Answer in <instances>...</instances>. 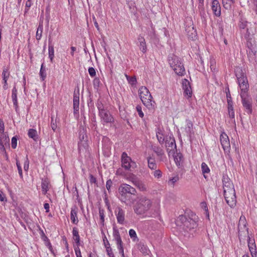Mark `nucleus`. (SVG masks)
Wrapping results in <instances>:
<instances>
[{"label":"nucleus","mask_w":257,"mask_h":257,"mask_svg":"<svg viewBox=\"0 0 257 257\" xmlns=\"http://www.w3.org/2000/svg\"><path fill=\"white\" fill-rule=\"evenodd\" d=\"M224 196L226 203L231 208L234 207L236 203V195L234 185L227 175L222 177Z\"/></svg>","instance_id":"f257e3e1"},{"label":"nucleus","mask_w":257,"mask_h":257,"mask_svg":"<svg viewBox=\"0 0 257 257\" xmlns=\"http://www.w3.org/2000/svg\"><path fill=\"white\" fill-rule=\"evenodd\" d=\"M118 198L127 205L133 204L135 199L133 196L136 195L137 191L135 188L126 184H121L118 189Z\"/></svg>","instance_id":"f03ea898"},{"label":"nucleus","mask_w":257,"mask_h":257,"mask_svg":"<svg viewBox=\"0 0 257 257\" xmlns=\"http://www.w3.org/2000/svg\"><path fill=\"white\" fill-rule=\"evenodd\" d=\"M198 218L194 216L193 218H187L185 215H180L178 218V223L180 222L181 224V226L182 227V229L184 231V236H186L188 233V236L190 235H193V233L195 232L196 229L198 226L197 220Z\"/></svg>","instance_id":"7ed1b4c3"},{"label":"nucleus","mask_w":257,"mask_h":257,"mask_svg":"<svg viewBox=\"0 0 257 257\" xmlns=\"http://www.w3.org/2000/svg\"><path fill=\"white\" fill-rule=\"evenodd\" d=\"M245 38L246 41V46L248 49V51H247V52L249 60L253 61L255 58L257 45L254 37L253 31L251 28L247 29Z\"/></svg>","instance_id":"20e7f679"},{"label":"nucleus","mask_w":257,"mask_h":257,"mask_svg":"<svg viewBox=\"0 0 257 257\" xmlns=\"http://www.w3.org/2000/svg\"><path fill=\"white\" fill-rule=\"evenodd\" d=\"M152 205L151 199L145 196L141 197L134 207V211L138 215H143L151 208Z\"/></svg>","instance_id":"39448f33"},{"label":"nucleus","mask_w":257,"mask_h":257,"mask_svg":"<svg viewBox=\"0 0 257 257\" xmlns=\"http://www.w3.org/2000/svg\"><path fill=\"white\" fill-rule=\"evenodd\" d=\"M168 62L171 67L177 75L179 76L184 75L185 68L180 58L173 54L170 55L168 57Z\"/></svg>","instance_id":"423d86ee"},{"label":"nucleus","mask_w":257,"mask_h":257,"mask_svg":"<svg viewBox=\"0 0 257 257\" xmlns=\"http://www.w3.org/2000/svg\"><path fill=\"white\" fill-rule=\"evenodd\" d=\"M139 94L140 99L145 106L149 107L152 105V99L153 97L146 87H141L139 89Z\"/></svg>","instance_id":"0eeeda50"},{"label":"nucleus","mask_w":257,"mask_h":257,"mask_svg":"<svg viewBox=\"0 0 257 257\" xmlns=\"http://www.w3.org/2000/svg\"><path fill=\"white\" fill-rule=\"evenodd\" d=\"M121 162L122 167L126 171H131V168H135L136 166V163L132 161L125 152H123L121 154Z\"/></svg>","instance_id":"6e6552de"},{"label":"nucleus","mask_w":257,"mask_h":257,"mask_svg":"<svg viewBox=\"0 0 257 257\" xmlns=\"http://www.w3.org/2000/svg\"><path fill=\"white\" fill-rule=\"evenodd\" d=\"M241 98V102L243 107L245 108L246 112L250 115L252 112V99L249 97L248 94H240Z\"/></svg>","instance_id":"1a4fd4ad"},{"label":"nucleus","mask_w":257,"mask_h":257,"mask_svg":"<svg viewBox=\"0 0 257 257\" xmlns=\"http://www.w3.org/2000/svg\"><path fill=\"white\" fill-rule=\"evenodd\" d=\"M220 141L225 154L230 157V144L228 137L225 133H222L220 136Z\"/></svg>","instance_id":"9d476101"},{"label":"nucleus","mask_w":257,"mask_h":257,"mask_svg":"<svg viewBox=\"0 0 257 257\" xmlns=\"http://www.w3.org/2000/svg\"><path fill=\"white\" fill-rule=\"evenodd\" d=\"M99 116L100 117L101 121L103 124L108 123H112L114 122L113 117L107 109L99 113Z\"/></svg>","instance_id":"9b49d317"},{"label":"nucleus","mask_w":257,"mask_h":257,"mask_svg":"<svg viewBox=\"0 0 257 257\" xmlns=\"http://www.w3.org/2000/svg\"><path fill=\"white\" fill-rule=\"evenodd\" d=\"M237 82L240 89V94H247V91L249 89V84L247 77H243L242 79L239 80Z\"/></svg>","instance_id":"f8f14e48"},{"label":"nucleus","mask_w":257,"mask_h":257,"mask_svg":"<svg viewBox=\"0 0 257 257\" xmlns=\"http://www.w3.org/2000/svg\"><path fill=\"white\" fill-rule=\"evenodd\" d=\"M79 89H75L73 94V108L74 113H76L78 111L79 108Z\"/></svg>","instance_id":"ddd939ff"},{"label":"nucleus","mask_w":257,"mask_h":257,"mask_svg":"<svg viewBox=\"0 0 257 257\" xmlns=\"http://www.w3.org/2000/svg\"><path fill=\"white\" fill-rule=\"evenodd\" d=\"M182 87L184 95L187 96L188 97H191L192 94V89L190 83L187 79H184L182 80Z\"/></svg>","instance_id":"4468645a"},{"label":"nucleus","mask_w":257,"mask_h":257,"mask_svg":"<svg viewBox=\"0 0 257 257\" xmlns=\"http://www.w3.org/2000/svg\"><path fill=\"white\" fill-rule=\"evenodd\" d=\"M167 151L169 155L174 154V150H176V145L175 141L174 139H170L169 141H166Z\"/></svg>","instance_id":"2eb2a0df"},{"label":"nucleus","mask_w":257,"mask_h":257,"mask_svg":"<svg viewBox=\"0 0 257 257\" xmlns=\"http://www.w3.org/2000/svg\"><path fill=\"white\" fill-rule=\"evenodd\" d=\"M115 212L116 213L117 222L119 224H123L124 222L125 216V212L124 210L122 208L118 207L115 211Z\"/></svg>","instance_id":"dca6fc26"},{"label":"nucleus","mask_w":257,"mask_h":257,"mask_svg":"<svg viewBox=\"0 0 257 257\" xmlns=\"http://www.w3.org/2000/svg\"><path fill=\"white\" fill-rule=\"evenodd\" d=\"M212 10L215 16L219 17L221 14V8L217 0H213L212 2Z\"/></svg>","instance_id":"f3484780"},{"label":"nucleus","mask_w":257,"mask_h":257,"mask_svg":"<svg viewBox=\"0 0 257 257\" xmlns=\"http://www.w3.org/2000/svg\"><path fill=\"white\" fill-rule=\"evenodd\" d=\"M248 246L252 257H256V245L254 240H251L248 237Z\"/></svg>","instance_id":"a211bd4d"},{"label":"nucleus","mask_w":257,"mask_h":257,"mask_svg":"<svg viewBox=\"0 0 257 257\" xmlns=\"http://www.w3.org/2000/svg\"><path fill=\"white\" fill-rule=\"evenodd\" d=\"M77 211L78 208L76 206H74L73 207L71 208L70 218L72 222L75 224H77L78 222V219L77 216Z\"/></svg>","instance_id":"6ab92c4d"},{"label":"nucleus","mask_w":257,"mask_h":257,"mask_svg":"<svg viewBox=\"0 0 257 257\" xmlns=\"http://www.w3.org/2000/svg\"><path fill=\"white\" fill-rule=\"evenodd\" d=\"M88 145L87 141H79L78 142V151L79 154H84L87 152Z\"/></svg>","instance_id":"aec40b11"},{"label":"nucleus","mask_w":257,"mask_h":257,"mask_svg":"<svg viewBox=\"0 0 257 257\" xmlns=\"http://www.w3.org/2000/svg\"><path fill=\"white\" fill-rule=\"evenodd\" d=\"M79 138L80 141H87L86 130L83 126H81L79 127Z\"/></svg>","instance_id":"412c9836"},{"label":"nucleus","mask_w":257,"mask_h":257,"mask_svg":"<svg viewBox=\"0 0 257 257\" xmlns=\"http://www.w3.org/2000/svg\"><path fill=\"white\" fill-rule=\"evenodd\" d=\"M188 37L192 40H195L197 38V33L196 30L193 27H188L186 29Z\"/></svg>","instance_id":"4be33fe9"},{"label":"nucleus","mask_w":257,"mask_h":257,"mask_svg":"<svg viewBox=\"0 0 257 257\" xmlns=\"http://www.w3.org/2000/svg\"><path fill=\"white\" fill-rule=\"evenodd\" d=\"M235 76L237 78V81L240 79H242L243 77H246L245 73L243 71L242 69L239 67H237L234 70Z\"/></svg>","instance_id":"5701e85b"},{"label":"nucleus","mask_w":257,"mask_h":257,"mask_svg":"<svg viewBox=\"0 0 257 257\" xmlns=\"http://www.w3.org/2000/svg\"><path fill=\"white\" fill-rule=\"evenodd\" d=\"M49 180L47 178L42 179V190L43 194L46 195L49 190L48 186L49 184Z\"/></svg>","instance_id":"b1692460"},{"label":"nucleus","mask_w":257,"mask_h":257,"mask_svg":"<svg viewBox=\"0 0 257 257\" xmlns=\"http://www.w3.org/2000/svg\"><path fill=\"white\" fill-rule=\"evenodd\" d=\"M193 124L190 120H187V124L185 128L186 133L187 136L191 137V135L194 133L193 132Z\"/></svg>","instance_id":"393cba45"},{"label":"nucleus","mask_w":257,"mask_h":257,"mask_svg":"<svg viewBox=\"0 0 257 257\" xmlns=\"http://www.w3.org/2000/svg\"><path fill=\"white\" fill-rule=\"evenodd\" d=\"M72 234L73 236V239L76 243V245L79 246L80 245V238L78 231L76 227H74L73 228Z\"/></svg>","instance_id":"a878e982"},{"label":"nucleus","mask_w":257,"mask_h":257,"mask_svg":"<svg viewBox=\"0 0 257 257\" xmlns=\"http://www.w3.org/2000/svg\"><path fill=\"white\" fill-rule=\"evenodd\" d=\"M138 41H139V42L140 43L139 47H140V50L144 53H145L146 52V50H147V46H146V42H145V39L143 37L140 36L138 38Z\"/></svg>","instance_id":"bb28decb"},{"label":"nucleus","mask_w":257,"mask_h":257,"mask_svg":"<svg viewBox=\"0 0 257 257\" xmlns=\"http://www.w3.org/2000/svg\"><path fill=\"white\" fill-rule=\"evenodd\" d=\"M174 161L177 166H180L183 162V155L180 153H176L174 156Z\"/></svg>","instance_id":"cd10ccee"},{"label":"nucleus","mask_w":257,"mask_h":257,"mask_svg":"<svg viewBox=\"0 0 257 257\" xmlns=\"http://www.w3.org/2000/svg\"><path fill=\"white\" fill-rule=\"evenodd\" d=\"M133 184L137 186L141 191H145L146 190V188L145 185L141 181L136 180V179H133L132 181Z\"/></svg>","instance_id":"c85d7f7f"},{"label":"nucleus","mask_w":257,"mask_h":257,"mask_svg":"<svg viewBox=\"0 0 257 257\" xmlns=\"http://www.w3.org/2000/svg\"><path fill=\"white\" fill-rule=\"evenodd\" d=\"M43 30V22H40L36 32V39L37 40L41 39Z\"/></svg>","instance_id":"c756f323"},{"label":"nucleus","mask_w":257,"mask_h":257,"mask_svg":"<svg viewBox=\"0 0 257 257\" xmlns=\"http://www.w3.org/2000/svg\"><path fill=\"white\" fill-rule=\"evenodd\" d=\"M148 167L151 170H156L157 165L154 159L150 157L148 158Z\"/></svg>","instance_id":"7c9ffc66"},{"label":"nucleus","mask_w":257,"mask_h":257,"mask_svg":"<svg viewBox=\"0 0 257 257\" xmlns=\"http://www.w3.org/2000/svg\"><path fill=\"white\" fill-rule=\"evenodd\" d=\"M156 137L159 143L163 144L165 139L164 135L163 134L162 131L160 128H158L157 129V131L156 132Z\"/></svg>","instance_id":"2f4dec72"},{"label":"nucleus","mask_w":257,"mask_h":257,"mask_svg":"<svg viewBox=\"0 0 257 257\" xmlns=\"http://www.w3.org/2000/svg\"><path fill=\"white\" fill-rule=\"evenodd\" d=\"M152 149L158 156H162L164 154L163 150L159 146L153 145Z\"/></svg>","instance_id":"473e14b6"},{"label":"nucleus","mask_w":257,"mask_h":257,"mask_svg":"<svg viewBox=\"0 0 257 257\" xmlns=\"http://www.w3.org/2000/svg\"><path fill=\"white\" fill-rule=\"evenodd\" d=\"M113 236L116 243L122 241L119 231L115 226L113 227Z\"/></svg>","instance_id":"72a5a7b5"},{"label":"nucleus","mask_w":257,"mask_h":257,"mask_svg":"<svg viewBox=\"0 0 257 257\" xmlns=\"http://www.w3.org/2000/svg\"><path fill=\"white\" fill-rule=\"evenodd\" d=\"M138 248L139 250L144 254H148V249L146 245H145L143 242H140L137 244Z\"/></svg>","instance_id":"f704fd0d"},{"label":"nucleus","mask_w":257,"mask_h":257,"mask_svg":"<svg viewBox=\"0 0 257 257\" xmlns=\"http://www.w3.org/2000/svg\"><path fill=\"white\" fill-rule=\"evenodd\" d=\"M28 136L33 139L35 141H37L38 137L37 135V132L36 130L31 128L28 131Z\"/></svg>","instance_id":"c9c22d12"},{"label":"nucleus","mask_w":257,"mask_h":257,"mask_svg":"<svg viewBox=\"0 0 257 257\" xmlns=\"http://www.w3.org/2000/svg\"><path fill=\"white\" fill-rule=\"evenodd\" d=\"M223 7L226 10H230L234 0H222Z\"/></svg>","instance_id":"e433bc0d"},{"label":"nucleus","mask_w":257,"mask_h":257,"mask_svg":"<svg viewBox=\"0 0 257 257\" xmlns=\"http://www.w3.org/2000/svg\"><path fill=\"white\" fill-rule=\"evenodd\" d=\"M2 76L4 83H6L10 76V72H9V69L8 68H4L2 72Z\"/></svg>","instance_id":"4c0bfd02"},{"label":"nucleus","mask_w":257,"mask_h":257,"mask_svg":"<svg viewBox=\"0 0 257 257\" xmlns=\"http://www.w3.org/2000/svg\"><path fill=\"white\" fill-rule=\"evenodd\" d=\"M0 140L3 144H5V145L8 144L9 145V138L5 133L0 134Z\"/></svg>","instance_id":"58836bf2"},{"label":"nucleus","mask_w":257,"mask_h":257,"mask_svg":"<svg viewBox=\"0 0 257 257\" xmlns=\"http://www.w3.org/2000/svg\"><path fill=\"white\" fill-rule=\"evenodd\" d=\"M201 170H202V173L203 174L204 177L205 179H206L207 176L205 175V174L209 173L210 169H209V167H208V166L207 165V164L204 162H203L201 164Z\"/></svg>","instance_id":"ea45409f"},{"label":"nucleus","mask_w":257,"mask_h":257,"mask_svg":"<svg viewBox=\"0 0 257 257\" xmlns=\"http://www.w3.org/2000/svg\"><path fill=\"white\" fill-rule=\"evenodd\" d=\"M96 105L98 110L99 113L102 112V111L106 110V109L104 108L103 104L102 103V101L100 99H98L97 100V102L96 103Z\"/></svg>","instance_id":"a19ab883"},{"label":"nucleus","mask_w":257,"mask_h":257,"mask_svg":"<svg viewBox=\"0 0 257 257\" xmlns=\"http://www.w3.org/2000/svg\"><path fill=\"white\" fill-rule=\"evenodd\" d=\"M40 76L43 81L44 80L46 77V69L44 66V63H42L41 65L40 71Z\"/></svg>","instance_id":"79ce46f5"},{"label":"nucleus","mask_w":257,"mask_h":257,"mask_svg":"<svg viewBox=\"0 0 257 257\" xmlns=\"http://www.w3.org/2000/svg\"><path fill=\"white\" fill-rule=\"evenodd\" d=\"M129 235L131 238L133 240V241H138L139 239L137 237L136 232L135 230L131 229L129 230Z\"/></svg>","instance_id":"37998d69"},{"label":"nucleus","mask_w":257,"mask_h":257,"mask_svg":"<svg viewBox=\"0 0 257 257\" xmlns=\"http://www.w3.org/2000/svg\"><path fill=\"white\" fill-rule=\"evenodd\" d=\"M12 98L13 102L14 105L15 107L16 111H18V103L17 100V94H12Z\"/></svg>","instance_id":"c03bdc74"},{"label":"nucleus","mask_w":257,"mask_h":257,"mask_svg":"<svg viewBox=\"0 0 257 257\" xmlns=\"http://www.w3.org/2000/svg\"><path fill=\"white\" fill-rule=\"evenodd\" d=\"M104 211L103 209H99V214L100 216V223L102 226L104 225Z\"/></svg>","instance_id":"a18cd8bd"},{"label":"nucleus","mask_w":257,"mask_h":257,"mask_svg":"<svg viewBox=\"0 0 257 257\" xmlns=\"http://www.w3.org/2000/svg\"><path fill=\"white\" fill-rule=\"evenodd\" d=\"M49 54H54V47L51 44V40L50 38L49 39V47H48Z\"/></svg>","instance_id":"49530a36"},{"label":"nucleus","mask_w":257,"mask_h":257,"mask_svg":"<svg viewBox=\"0 0 257 257\" xmlns=\"http://www.w3.org/2000/svg\"><path fill=\"white\" fill-rule=\"evenodd\" d=\"M16 165H17V167L18 168V173H19L21 178H23L22 169V167L21 166L20 163L17 160V162H16Z\"/></svg>","instance_id":"de8ad7c7"},{"label":"nucleus","mask_w":257,"mask_h":257,"mask_svg":"<svg viewBox=\"0 0 257 257\" xmlns=\"http://www.w3.org/2000/svg\"><path fill=\"white\" fill-rule=\"evenodd\" d=\"M18 139L16 136L13 137L12 139V147L13 149H16L17 145Z\"/></svg>","instance_id":"09e8293b"},{"label":"nucleus","mask_w":257,"mask_h":257,"mask_svg":"<svg viewBox=\"0 0 257 257\" xmlns=\"http://www.w3.org/2000/svg\"><path fill=\"white\" fill-rule=\"evenodd\" d=\"M229 117L231 118H234V111L233 107H227Z\"/></svg>","instance_id":"8fccbe9b"},{"label":"nucleus","mask_w":257,"mask_h":257,"mask_svg":"<svg viewBox=\"0 0 257 257\" xmlns=\"http://www.w3.org/2000/svg\"><path fill=\"white\" fill-rule=\"evenodd\" d=\"M88 72L90 75V76L91 77H94L96 75V71L94 68L93 67H89L88 68Z\"/></svg>","instance_id":"3c124183"},{"label":"nucleus","mask_w":257,"mask_h":257,"mask_svg":"<svg viewBox=\"0 0 257 257\" xmlns=\"http://www.w3.org/2000/svg\"><path fill=\"white\" fill-rule=\"evenodd\" d=\"M29 167V161L27 156L24 164V169L25 171H28Z\"/></svg>","instance_id":"603ef678"},{"label":"nucleus","mask_w":257,"mask_h":257,"mask_svg":"<svg viewBox=\"0 0 257 257\" xmlns=\"http://www.w3.org/2000/svg\"><path fill=\"white\" fill-rule=\"evenodd\" d=\"M75 254L77 257H82L81 254V251L79 248V246L76 245L74 246Z\"/></svg>","instance_id":"864d4df0"},{"label":"nucleus","mask_w":257,"mask_h":257,"mask_svg":"<svg viewBox=\"0 0 257 257\" xmlns=\"http://www.w3.org/2000/svg\"><path fill=\"white\" fill-rule=\"evenodd\" d=\"M127 79L128 82L132 85L135 84L137 82V79L135 77H127Z\"/></svg>","instance_id":"5fc2aeb1"},{"label":"nucleus","mask_w":257,"mask_h":257,"mask_svg":"<svg viewBox=\"0 0 257 257\" xmlns=\"http://www.w3.org/2000/svg\"><path fill=\"white\" fill-rule=\"evenodd\" d=\"M112 182L110 179L108 180L106 183V187L109 192H110V187L112 185Z\"/></svg>","instance_id":"6e6d98bb"},{"label":"nucleus","mask_w":257,"mask_h":257,"mask_svg":"<svg viewBox=\"0 0 257 257\" xmlns=\"http://www.w3.org/2000/svg\"><path fill=\"white\" fill-rule=\"evenodd\" d=\"M100 80L98 78H95L93 81V84L94 88L98 87L99 86Z\"/></svg>","instance_id":"4d7b16f0"},{"label":"nucleus","mask_w":257,"mask_h":257,"mask_svg":"<svg viewBox=\"0 0 257 257\" xmlns=\"http://www.w3.org/2000/svg\"><path fill=\"white\" fill-rule=\"evenodd\" d=\"M136 109H137V110L138 112V114H139V115L141 117H143L144 116V113L143 112L142 110V107L141 106H139V105H138L137 107H136Z\"/></svg>","instance_id":"13d9d810"},{"label":"nucleus","mask_w":257,"mask_h":257,"mask_svg":"<svg viewBox=\"0 0 257 257\" xmlns=\"http://www.w3.org/2000/svg\"><path fill=\"white\" fill-rule=\"evenodd\" d=\"M5 125L2 119H0V134L4 133Z\"/></svg>","instance_id":"bf43d9fd"},{"label":"nucleus","mask_w":257,"mask_h":257,"mask_svg":"<svg viewBox=\"0 0 257 257\" xmlns=\"http://www.w3.org/2000/svg\"><path fill=\"white\" fill-rule=\"evenodd\" d=\"M154 176L155 177L160 178L162 176V172L160 170H155L154 173Z\"/></svg>","instance_id":"052dcab7"},{"label":"nucleus","mask_w":257,"mask_h":257,"mask_svg":"<svg viewBox=\"0 0 257 257\" xmlns=\"http://www.w3.org/2000/svg\"><path fill=\"white\" fill-rule=\"evenodd\" d=\"M106 251L107 252V255L109 257L111 256V255H114L113 252H112V249L110 247V246H109L108 247H107L106 248Z\"/></svg>","instance_id":"680f3d73"},{"label":"nucleus","mask_w":257,"mask_h":257,"mask_svg":"<svg viewBox=\"0 0 257 257\" xmlns=\"http://www.w3.org/2000/svg\"><path fill=\"white\" fill-rule=\"evenodd\" d=\"M225 93L226 95L227 99H228V98L232 99L228 86H227L225 88Z\"/></svg>","instance_id":"e2e57ef3"},{"label":"nucleus","mask_w":257,"mask_h":257,"mask_svg":"<svg viewBox=\"0 0 257 257\" xmlns=\"http://www.w3.org/2000/svg\"><path fill=\"white\" fill-rule=\"evenodd\" d=\"M51 126L52 129L54 131H55L56 128H57V124L55 122H54V119H53V117L51 118Z\"/></svg>","instance_id":"0e129e2a"},{"label":"nucleus","mask_w":257,"mask_h":257,"mask_svg":"<svg viewBox=\"0 0 257 257\" xmlns=\"http://www.w3.org/2000/svg\"><path fill=\"white\" fill-rule=\"evenodd\" d=\"M0 200L1 201H7V199L4 193L0 190Z\"/></svg>","instance_id":"69168bd1"},{"label":"nucleus","mask_w":257,"mask_h":257,"mask_svg":"<svg viewBox=\"0 0 257 257\" xmlns=\"http://www.w3.org/2000/svg\"><path fill=\"white\" fill-rule=\"evenodd\" d=\"M89 181L90 183H95L96 182V178L94 177L92 175H90L89 176Z\"/></svg>","instance_id":"338daca9"},{"label":"nucleus","mask_w":257,"mask_h":257,"mask_svg":"<svg viewBox=\"0 0 257 257\" xmlns=\"http://www.w3.org/2000/svg\"><path fill=\"white\" fill-rule=\"evenodd\" d=\"M179 180V177L178 176H175L174 177L170 179L169 181L172 183V184H174L175 182L178 181Z\"/></svg>","instance_id":"774afa93"}]
</instances>
